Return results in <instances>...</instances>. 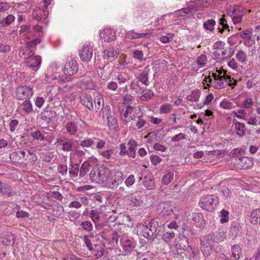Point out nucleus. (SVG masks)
<instances>
[{"instance_id": "obj_56", "label": "nucleus", "mask_w": 260, "mask_h": 260, "mask_svg": "<svg viewBox=\"0 0 260 260\" xmlns=\"http://www.w3.org/2000/svg\"><path fill=\"white\" fill-rule=\"evenodd\" d=\"M31 136L34 139L43 141L44 139L43 134L39 131H36L31 133Z\"/></svg>"}, {"instance_id": "obj_15", "label": "nucleus", "mask_w": 260, "mask_h": 260, "mask_svg": "<svg viewBox=\"0 0 260 260\" xmlns=\"http://www.w3.org/2000/svg\"><path fill=\"white\" fill-rule=\"evenodd\" d=\"M100 37L105 42H110L115 40L116 36L115 31L110 28H106L100 33Z\"/></svg>"}, {"instance_id": "obj_25", "label": "nucleus", "mask_w": 260, "mask_h": 260, "mask_svg": "<svg viewBox=\"0 0 260 260\" xmlns=\"http://www.w3.org/2000/svg\"><path fill=\"white\" fill-rule=\"evenodd\" d=\"M233 122L234 129L236 132L237 135L240 137L244 136L246 132L245 124L236 120H234Z\"/></svg>"}, {"instance_id": "obj_43", "label": "nucleus", "mask_w": 260, "mask_h": 260, "mask_svg": "<svg viewBox=\"0 0 260 260\" xmlns=\"http://www.w3.org/2000/svg\"><path fill=\"white\" fill-rule=\"evenodd\" d=\"M207 57L205 54H202L197 57L196 59V63L197 65L200 67L203 68L204 67L205 64L207 62Z\"/></svg>"}, {"instance_id": "obj_20", "label": "nucleus", "mask_w": 260, "mask_h": 260, "mask_svg": "<svg viewBox=\"0 0 260 260\" xmlns=\"http://www.w3.org/2000/svg\"><path fill=\"white\" fill-rule=\"evenodd\" d=\"M90 74H91L90 73L86 74L83 79L81 80V86L85 89H93L95 87V84L92 79L89 75Z\"/></svg>"}, {"instance_id": "obj_13", "label": "nucleus", "mask_w": 260, "mask_h": 260, "mask_svg": "<svg viewBox=\"0 0 260 260\" xmlns=\"http://www.w3.org/2000/svg\"><path fill=\"white\" fill-rule=\"evenodd\" d=\"M151 36V33H138L134 30H130L126 32L125 37L129 40H137L143 39H148Z\"/></svg>"}, {"instance_id": "obj_10", "label": "nucleus", "mask_w": 260, "mask_h": 260, "mask_svg": "<svg viewBox=\"0 0 260 260\" xmlns=\"http://www.w3.org/2000/svg\"><path fill=\"white\" fill-rule=\"evenodd\" d=\"M93 55L92 47L89 44L84 45L79 52L81 59L84 61H89L91 60Z\"/></svg>"}, {"instance_id": "obj_49", "label": "nucleus", "mask_w": 260, "mask_h": 260, "mask_svg": "<svg viewBox=\"0 0 260 260\" xmlns=\"http://www.w3.org/2000/svg\"><path fill=\"white\" fill-rule=\"evenodd\" d=\"M216 24V22L213 19H209L205 21L204 24V27L207 30L212 31L214 29V26Z\"/></svg>"}, {"instance_id": "obj_6", "label": "nucleus", "mask_w": 260, "mask_h": 260, "mask_svg": "<svg viewBox=\"0 0 260 260\" xmlns=\"http://www.w3.org/2000/svg\"><path fill=\"white\" fill-rule=\"evenodd\" d=\"M158 223L155 220H152L144 226L142 231L143 236L149 240L156 237L158 234Z\"/></svg>"}, {"instance_id": "obj_58", "label": "nucleus", "mask_w": 260, "mask_h": 260, "mask_svg": "<svg viewBox=\"0 0 260 260\" xmlns=\"http://www.w3.org/2000/svg\"><path fill=\"white\" fill-rule=\"evenodd\" d=\"M252 33L248 30H244L242 33L240 34V37L246 41H250L251 40Z\"/></svg>"}, {"instance_id": "obj_39", "label": "nucleus", "mask_w": 260, "mask_h": 260, "mask_svg": "<svg viewBox=\"0 0 260 260\" xmlns=\"http://www.w3.org/2000/svg\"><path fill=\"white\" fill-rule=\"evenodd\" d=\"M58 142H60L62 145V150L65 151H69L72 150L73 142L70 140H58Z\"/></svg>"}, {"instance_id": "obj_63", "label": "nucleus", "mask_w": 260, "mask_h": 260, "mask_svg": "<svg viewBox=\"0 0 260 260\" xmlns=\"http://www.w3.org/2000/svg\"><path fill=\"white\" fill-rule=\"evenodd\" d=\"M130 88L136 93H139L141 88L139 86V82H132L130 85Z\"/></svg>"}, {"instance_id": "obj_62", "label": "nucleus", "mask_w": 260, "mask_h": 260, "mask_svg": "<svg viewBox=\"0 0 260 260\" xmlns=\"http://www.w3.org/2000/svg\"><path fill=\"white\" fill-rule=\"evenodd\" d=\"M93 144V141L90 138L84 139L80 142V145L83 147H88Z\"/></svg>"}, {"instance_id": "obj_61", "label": "nucleus", "mask_w": 260, "mask_h": 260, "mask_svg": "<svg viewBox=\"0 0 260 260\" xmlns=\"http://www.w3.org/2000/svg\"><path fill=\"white\" fill-rule=\"evenodd\" d=\"M221 218L220 222L222 223H225L228 221L229 219V212L227 211L222 210L220 211Z\"/></svg>"}, {"instance_id": "obj_31", "label": "nucleus", "mask_w": 260, "mask_h": 260, "mask_svg": "<svg viewBox=\"0 0 260 260\" xmlns=\"http://www.w3.org/2000/svg\"><path fill=\"white\" fill-rule=\"evenodd\" d=\"M102 184L104 187L107 188H116L119 183H121L123 180H102Z\"/></svg>"}, {"instance_id": "obj_16", "label": "nucleus", "mask_w": 260, "mask_h": 260, "mask_svg": "<svg viewBox=\"0 0 260 260\" xmlns=\"http://www.w3.org/2000/svg\"><path fill=\"white\" fill-rule=\"evenodd\" d=\"M207 1L204 2V1H190L188 3L187 6L190 10V12L195 13L197 11L203 10L205 7H206Z\"/></svg>"}, {"instance_id": "obj_35", "label": "nucleus", "mask_w": 260, "mask_h": 260, "mask_svg": "<svg viewBox=\"0 0 260 260\" xmlns=\"http://www.w3.org/2000/svg\"><path fill=\"white\" fill-rule=\"evenodd\" d=\"M148 75L149 70L146 69H144V70L141 74L137 76V78L138 80V81H140L144 85H147L148 81Z\"/></svg>"}, {"instance_id": "obj_46", "label": "nucleus", "mask_w": 260, "mask_h": 260, "mask_svg": "<svg viewBox=\"0 0 260 260\" xmlns=\"http://www.w3.org/2000/svg\"><path fill=\"white\" fill-rule=\"evenodd\" d=\"M116 80L119 84L124 83L128 80V75L125 72H120L116 76Z\"/></svg>"}, {"instance_id": "obj_50", "label": "nucleus", "mask_w": 260, "mask_h": 260, "mask_svg": "<svg viewBox=\"0 0 260 260\" xmlns=\"http://www.w3.org/2000/svg\"><path fill=\"white\" fill-rule=\"evenodd\" d=\"M172 106L170 104H165L161 105L159 108V112L161 114H167L171 112Z\"/></svg>"}, {"instance_id": "obj_21", "label": "nucleus", "mask_w": 260, "mask_h": 260, "mask_svg": "<svg viewBox=\"0 0 260 260\" xmlns=\"http://www.w3.org/2000/svg\"><path fill=\"white\" fill-rule=\"evenodd\" d=\"M237 167L241 169H246L252 165V162L250 158L244 156L240 158L239 161H235Z\"/></svg>"}, {"instance_id": "obj_24", "label": "nucleus", "mask_w": 260, "mask_h": 260, "mask_svg": "<svg viewBox=\"0 0 260 260\" xmlns=\"http://www.w3.org/2000/svg\"><path fill=\"white\" fill-rule=\"evenodd\" d=\"M242 248L238 244H235L231 247V258L232 260H239L242 255Z\"/></svg>"}, {"instance_id": "obj_18", "label": "nucleus", "mask_w": 260, "mask_h": 260, "mask_svg": "<svg viewBox=\"0 0 260 260\" xmlns=\"http://www.w3.org/2000/svg\"><path fill=\"white\" fill-rule=\"evenodd\" d=\"M121 246L122 248L123 255L129 254L135 248V243L130 239H125L121 241Z\"/></svg>"}, {"instance_id": "obj_12", "label": "nucleus", "mask_w": 260, "mask_h": 260, "mask_svg": "<svg viewBox=\"0 0 260 260\" xmlns=\"http://www.w3.org/2000/svg\"><path fill=\"white\" fill-rule=\"evenodd\" d=\"M226 236L224 232L221 230H218L215 232L208 234L207 237V240H211L213 242L219 243L223 241L226 238Z\"/></svg>"}, {"instance_id": "obj_19", "label": "nucleus", "mask_w": 260, "mask_h": 260, "mask_svg": "<svg viewBox=\"0 0 260 260\" xmlns=\"http://www.w3.org/2000/svg\"><path fill=\"white\" fill-rule=\"evenodd\" d=\"M118 55V52L113 48H107L103 51V58L108 61H112Z\"/></svg>"}, {"instance_id": "obj_17", "label": "nucleus", "mask_w": 260, "mask_h": 260, "mask_svg": "<svg viewBox=\"0 0 260 260\" xmlns=\"http://www.w3.org/2000/svg\"><path fill=\"white\" fill-rule=\"evenodd\" d=\"M24 150L14 151L10 154V158L14 163L25 164V159L24 158Z\"/></svg>"}, {"instance_id": "obj_44", "label": "nucleus", "mask_w": 260, "mask_h": 260, "mask_svg": "<svg viewBox=\"0 0 260 260\" xmlns=\"http://www.w3.org/2000/svg\"><path fill=\"white\" fill-rule=\"evenodd\" d=\"M15 19L14 15L10 14L5 18H4L0 21V23L3 26H8L10 25Z\"/></svg>"}, {"instance_id": "obj_11", "label": "nucleus", "mask_w": 260, "mask_h": 260, "mask_svg": "<svg viewBox=\"0 0 260 260\" xmlns=\"http://www.w3.org/2000/svg\"><path fill=\"white\" fill-rule=\"evenodd\" d=\"M146 123L147 122L145 117L141 115L135 119L132 122L131 125L134 130L142 131L147 128Z\"/></svg>"}, {"instance_id": "obj_5", "label": "nucleus", "mask_w": 260, "mask_h": 260, "mask_svg": "<svg viewBox=\"0 0 260 260\" xmlns=\"http://www.w3.org/2000/svg\"><path fill=\"white\" fill-rule=\"evenodd\" d=\"M225 43L219 41L214 43L213 49L215 50L212 54V58L214 59H224L231 56L228 54L227 50L224 48Z\"/></svg>"}, {"instance_id": "obj_48", "label": "nucleus", "mask_w": 260, "mask_h": 260, "mask_svg": "<svg viewBox=\"0 0 260 260\" xmlns=\"http://www.w3.org/2000/svg\"><path fill=\"white\" fill-rule=\"evenodd\" d=\"M90 166V163L88 161H84L80 169V177H83L86 172L88 171V168Z\"/></svg>"}, {"instance_id": "obj_1", "label": "nucleus", "mask_w": 260, "mask_h": 260, "mask_svg": "<svg viewBox=\"0 0 260 260\" xmlns=\"http://www.w3.org/2000/svg\"><path fill=\"white\" fill-rule=\"evenodd\" d=\"M218 74L212 73L213 77L212 86L216 89H221L229 85L232 87L237 84V81L231 78L224 70H217Z\"/></svg>"}, {"instance_id": "obj_54", "label": "nucleus", "mask_w": 260, "mask_h": 260, "mask_svg": "<svg viewBox=\"0 0 260 260\" xmlns=\"http://www.w3.org/2000/svg\"><path fill=\"white\" fill-rule=\"evenodd\" d=\"M80 226L83 230L87 232L92 231L93 229L92 224L89 221H85L84 222H82L80 224Z\"/></svg>"}, {"instance_id": "obj_14", "label": "nucleus", "mask_w": 260, "mask_h": 260, "mask_svg": "<svg viewBox=\"0 0 260 260\" xmlns=\"http://www.w3.org/2000/svg\"><path fill=\"white\" fill-rule=\"evenodd\" d=\"M189 219L191 223L196 224L198 227L202 226L205 223L203 215L200 213H192L189 215Z\"/></svg>"}, {"instance_id": "obj_28", "label": "nucleus", "mask_w": 260, "mask_h": 260, "mask_svg": "<svg viewBox=\"0 0 260 260\" xmlns=\"http://www.w3.org/2000/svg\"><path fill=\"white\" fill-rule=\"evenodd\" d=\"M25 154L24 158L25 159V164L27 162L31 164H34L37 160V157L35 153L28 150H24Z\"/></svg>"}, {"instance_id": "obj_26", "label": "nucleus", "mask_w": 260, "mask_h": 260, "mask_svg": "<svg viewBox=\"0 0 260 260\" xmlns=\"http://www.w3.org/2000/svg\"><path fill=\"white\" fill-rule=\"evenodd\" d=\"M32 16L38 21H43L46 18L47 13L45 10L38 8L34 10Z\"/></svg>"}, {"instance_id": "obj_34", "label": "nucleus", "mask_w": 260, "mask_h": 260, "mask_svg": "<svg viewBox=\"0 0 260 260\" xmlns=\"http://www.w3.org/2000/svg\"><path fill=\"white\" fill-rule=\"evenodd\" d=\"M244 150L242 149L236 148L233 149L231 152L232 156V161H239L240 158H241L242 157H244L243 156H242Z\"/></svg>"}, {"instance_id": "obj_33", "label": "nucleus", "mask_w": 260, "mask_h": 260, "mask_svg": "<svg viewBox=\"0 0 260 260\" xmlns=\"http://www.w3.org/2000/svg\"><path fill=\"white\" fill-rule=\"evenodd\" d=\"M35 5L34 0H27L18 4V7L24 11H29Z\"/></svg>"}, {"instance_id": "obj_40", "label": "nucleus", "mask_w": 260, "mask_h": 260, "mask_svg": "<svg viewBox=\"0 0 260 260\" xmlns=\"http://www.w3.org/2000/svg\"><path fill=\"white\" fill-rule=\"evenodd\" d=\"M236 57L241 63L246 64L248 60V56L246 53L242 50H240L237 52Z\"/></svg>"}, {"instance_id": "obj_42", "label": "nucleus", "mask_w": 260, "mask_h": 260, "mask_svg": "<svg viewBox=\"0 0 260 260\" xmlns=\"http://www.w3.org/2000/svg\"><path fill=\"white\" fill-rule=\"evenodd\" d=\"M175 236V233L173 231H166L161 236L162 239L166 243L170 242Z\"/></svg>"}, {"instance_id": "obj_38", "label": "nucleus", "mask_w": 260, "mask_h": 260, "mask_svg": "<svg viewBox=\"0 0 260 260\" xmlns=\"http://www.w3.org/2000/svg\"><path fill=\"white\" fill-rule=\"evenodd\" d=\"M94 103L95 108L97 110H102L104 105V101L102 95L98 94L94 99Z\"/></svg>"}, {"instance_id": "obj_9", "label": "nucleus", "mask_w": 260, "mask_h": 260, "mask_svg": "<svg viewBox=\"0 0 260 260\" xmlns=\"http://www.w3.org/2000/svg\"><path fill=\"white\" fill-rule=\"evenodd\" d=\"M84 242L88 249L90 251H92V253L96 258L101 257L103 255L104 249L100 246L96 245H94V246H93L89 239V236H85L84 237Z\"/></svg>"}, {"instance_id": "obj_22", "label": "nucleus", "mask_w": 260, "mask_h": 260, "mask_svg": "<svg viewBox=\"0 0 260 260\" xmlns=\"http://www.w3.org/2000/svg\"><path fill=\"white\" fill-rule=\"evenodd\" d=\"M81 103L85 107L91 110L93 108L92 99L90 95L84 93L80 96Z\"/></svg>"}, {"instance_id": "obj_4", "label": "nucleus", "mask_w": 260, "mask_h": 260, "mask_svg": "<svg viewBox=\"0 0 260 260\" xmlns=\"http://www.w3.org/2000/svg\"><path fill=\"white\" fill-rule=\"evenodd\" d=\"M23 49L20 51V53H22V55L24 56L25 59V62L27 67L29 68H39L41 63V57L39 55H34V52L29 49Z\"/></svg>"}, {"instance_id": "obj_55", "label": "nucleus", "mask_w": 260, "mask_h": 260, "mask_svg": "<svg viewBox=\"0 0 260 260\" xmlns=\"http://www.w3.org/2000/svg\"><path fill=\"white\" fill-rule=\"evenodd\" d=\"M154 95V92L151 90H147L146 92L140 96L142 101H148Z\"/></svg>"}, {"instance_id": "obj_2", "label": "nucleus", "mask_w": 260, "mask_h": 260, "mask_svg": "<svg viewBox=\"0 0 260 260\" xmlns=\"http://www.w3.org/2000/svg\"><path fill=\"white\" fill-rule=\"evenodd\" d=\"M78 70V65L77 61L75 60L70 59L66 62L63 69L64 74L67 76H60L56 73L52 79L56 80L57 82L59 83L69 82L72 80L71 76L76 73Z\"/></svg>"}, {"instance_id": "obj_47", "label": "nucleus", "mask_w": 260, "mask_h": 260, "mask_svg": "<svg viewBox=\"0 0 260 260\" xmlns=\"http://www.w3.org/2000/svg\"><path fill=\"white\" fill-rule=\"evenodd\" d=\"M0 191L4 195L10 196L12 194V189L8 185H2L0 181Z\"/></svg>"}, {"instance_id": "obj_23", "label": "nucleus", "mask_w": 260, "mask_h": 260, "mask_svg": "<svg viewBox=\"0 0 260 260\" xmlns=\"http://www.w3.org/2000/svg\"><path fill=\"white\" fill-rule=\"evenodd\" d=\"M19 104V108L25 114H29L33 112L32 105L29 100H24L23 103Z\"/></svg>"}, {"instance_id": "obj_52", "label": "nucleus", "mask_w": 260, "mask_h": 260, "mask_svg": "<svg viewBox=\"0 0 260 260\" xmlns=\"http://www.w3.org/2000/svg\"><path fill=\"white\" fill-rule=\"evenodd\" d=\"M151 254L149 252L142 253L138 252L137 255V260H151Z\"/></svg>"}, {"instance_id": "obj_57", "label": "nucleus", "mask_w": 260, "mask_h": 260, "mask_svg": "<svg viewBox=\"0 0 260 260\" xmlns=\"http://www.w3.org/2000/svg\"><path fill=\"white\" fill-rule=\"evenodd\" d=\"M219 23L221 25L222 28L218 27V29L220 32H222L224 29H229V26L226 23V20L224 17H222L219 19Z\"/></svg>"}, {"instance_id": "obj_37", "label": "nucleus", "mask_w": 260, "mask_h": 260, "mask_svg": "<svg viewBox=\"0 0 260 260\" xmlns=\"http://www.w3.org/2000/svg\"><path fill=\"white\" fill-rule=\"evenodd\" d=\"M114 152V149L113 148H110L108 149L103 150V151H99V154L100 155L104 158L109 160L111 158H113L112 155Z\"/></svg>"}, {"instance_id": "obj_36", "label": "nucleus", "mask_w": 260, "mask_h": 260, "mask_svg": "<svg viewBox=\"0 0 260 260\" xmlns=\"http://www.w3.org/2000/svg\"><path fill=\"white\" fill-rule=\"evenodd\" d=\"M66 129L70 135H75L77 132L78 127L75 122H69L66 125Z\"/></svg>"}, {"instance_id": "obj_60", "label": "nucleus", "mask_w": 260, "mask_h": 260, "mask_svg": "<svg viewBox=\"0 0 260 260\" xmlns=\"http://www.w3.org/2000/svg\"><path fill=\"white\" fill-rule=\"evenodd\" d=\"M79 166L76 164L75 166H72L71 168L70 169L69 173L72 177H76L77 176Z\"/></svg>"}, {"instance_id": "obj_53", "label": "nucleus", "mask_w": 260, "mask_h": 260, "mask_svg": "<svg viewBox=\"0 0 260 260\" xmlns=\"http://www.w3.org/2000/svg\"><path fill=\"white\" fill-rule=\"evenodd\" d=\"M89 217L94 223H96L100 220V215L98 212L92 210L89 213Z\"/></svg>"}, {"instance_id": "obj_51", "label": "nucleus", "mask_w": 260, "mask_h": 260, "mask_svg": "<svg viewBox=\"0 0 260 260\" xmlns=\"http://www.w3.org/2000/svg\"><path fill=\"white\" fill-rule=\"evenodd\" d=\"M174 37V34L168 33L166 36H161L159 38V40L162 43H168L173 39Z\"/></svg>"}, {"instance_id": "obj_29", "label": "nucleus", "mask_w": 260, "mask_h": 260, "mask_svg": "<svg viewBox=\"0 0 260 260\" xmlns=\"http://www.w3.org/2000/svg\"><path fill=\"white\" fill-rule=\"evenodd\" d=\"M128 204L133 207H138L141 206L142 203V200L139 196H137L134 194H130L128 196Z\"/></svg>"}, {"instance_id": "obj_7", "label": "nucleus", "mask_w": 260, "mask_h": 260, "mask_svg": "<svg viewBox=\"0 0 260 260\" xmlns=\"http://www.w3.org/2000/svg\"><path fill=\"white\" fill-rule=\"evenodd\" d=\"M33 94V88L28 86H19L16 89V99L18 101L29 100Z\"/></svg>"}, {"instance_id": "obj_3", "label": "nucleus", "mask_w": 260, "mask_h": 260, "mask_svg": "<svg viewBox=\"0 0 260 260\" xmlns=\"http://www.w3.org/2000/svg\"><path fill=\"white\" fill-rule=\"evenodd\" d=\"M218 202L219 199L217 196L207 194L201 197L199 205L203 209L212 212L215 209Z\"/></svg>"}, {"instance_id": "obj_32", "label": "nucleus", "mask_w": 260, "mask_h": 260, "mask_svg": "<svg viewBox=\"0 0 260 260\" xmlns=\"http://www.w3.org/2000/svg\"><path fill=\"white\" fill-rule=\"evenodd\" d=\"M250 221L253 224L260 223V209H256L251 212Z\"/></svg>"}, {"instance_id": "obj_64", "label": "nucleus", "mask_w": 260, "mask_h": 260, "mask_svg": "<svg viewBox=\"0 0 260 260\" xmlns=\"http://www.w3.org/2000/svg\"><path fill=\"white\" fill-rule=\"evenodd\" d=\"M30 31H31V30H30V26L27 25H26V24L22 25L19 27V34H22L23 33L26 34V32H27L28 34H30Z\"/></svg>"}, {"instance_id": "obj_27", "label": "nucleus", "mask_w": 260, "mask_h": 260, "mask_svg": "<svg viewBox=\"0 0 260 260\" xmlns=\"http://www.w3.org/2000/svg\"><path fill=\"white\" fill-rule=\"evenodd\" d=\"M169 14L173 15L174 17H189L192 15L188 6L186 8L177 10L174 13H171Z\"/></svg>"}, {"instance_id": "obj_59", "label": "nucleus", "mask_w": 260, "mask_h": 260, "mask_svg": "<svg viewBox=\"0 0 260 260\" xmlns=\"http://www.w3.org/2000/svg\"><path fill=\"white\" fill-rule=\"evenodd\" d=\"M222 198L223 200H227L231 197V192L229 188L224 186L222 188L221 190Z\"/></svg>"}, {"instance_id": "obj_41", "label": "nucleus", "mask_w": 260, "mask_h": 260, "mask_svg": "<svg viewBox=\"0 0 260 260\" xmlns=\"http://www.w3.org/2000/svg\"><path fill=\"white\" fill-rule=\"evenodd\" d=\"M201 92L199 90H194L187 96L186 99L190 102H198L199 100Z\"/></svg>"}, {"instance_id": "obj_45", "label": "nucleus", "mask_w": 260, "mask_h": 260, "mask_svg": "<svg viewBox=\"0 0 260 260\" xmlns=\"http://www.w3.org/2000/svg\"><path fill=\"white\" fill-rule=\"evenodd\" d=\"M237 12V10L235 9L233 10L232 14L231 15L232 19L235 24L240 22L242 19V15L240 14V12H239V13Z\"/></svg>"}, {"instance_id": "obj_8", "label": "nucleus", "mask_w": 260, "mask_h": 260, "mask_svg": "<svg viewBox=\"0 0 260 260\" xmlns=\"http://www.w3.org/2000/svg\"><path fill=\"white\" fill-rule=\"evenodd\" d=\"M102 117L103 118H107L108 125L110 129H115L117 128L118 126L117 120L114 116L111 115L110 106H105L103 111Z\"/></svg>"}, {"instance_id": "obj_30", "label": "nucleus", "mask_w": 260, "mask_h": 260, "mask_svg": "<svg viewBox=\"0 0 260 260\" xmlns=\"http://www.w3.org/2000/svg\"><path fill=\"white\" fill-rule=\"evenodd\" d=\"M70 158L73 161H77L76 159V156H78L79 158V161L81 162L82 161V159L85 155V151L81 150H76L73 151L70 153Z\"/></svg>"}]
</instances>
